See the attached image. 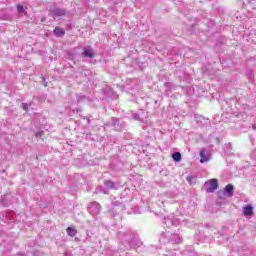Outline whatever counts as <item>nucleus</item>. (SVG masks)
Returning a JSON list of instances; mask_svg holds the SVG:
<instances>
[{"label":"nucleus","instance_id":"f257e3e1","mask_svg":"<svg viewBox=\"0 0 256 256\" xmlns=\"http://www.w3.org/2000/svg\"><path fill=\"white\" fill-rule=\"evenodd\" d=\"M88 211L91 215H99L101 213V205L97 202H91L88 205Z\"/></svg>","mask_w":256,"mask_h":256},{"label":"nucleus","instance_id":"f03ea898","mask_svg":"<svg viewBox=\"0 0 256 256\" xmlns=\"http://www.w3.org/2000/svg\"><path fill=\"white\" fill-rule=\"evenodd\" d=\"M207 185V193H213V191H216L218 184L216 179H211L208 182H206Z\"/></svg>","mask_w":256,"mask_h":256},{"label":"nucleus","instance_id":"7ed1b4c3","mask_svg":"<svg viewBox=\"0 0 256 256\" xmlns=\"http://www.w3.org/2000/svg\"><path fill=\"white\" fill-rule=\"evenodd\" d=\"M211 160V157H209V154H207V151L205 149H202L200 151V163H207Z\"/></svg>","mask_w":256,"mask_h":256},{"label":"nucleus","instance_id":"20e7f679","mask_svg":"<svg viewBox=\"0 0 256 256\" xmlns=\"http://www.w3.org/2000/svg\"><path fill=\"white\" fill-rule=\"evenodd\" d=\"M244 217H251L253 215V205L248 204L243 207Z\"/></svg>","mask_w":256,"mask_h":256},{"label":"nucleus","instance_id":"39448f33","mask_svg":"<svg viewBox=\"0 0 256 256\" xmlns=\"http://www.w3.org/2000/svg\"><path fill=\"white\" fill-rule=\"evenodd\" d=\"M84 55H85V57H88L89 59H93L95 52L90 47H87L84 49Z\"/></svg>","mask_w":256,"mask_h":256},{"label":"nucleus","instance_id":"423d86ee","mask_svg":"<svg viewBox=\"0 0 256 256\" xmlns=\"http://www.w3.org/2000/svg\"><path fill=\"white\" fill-rule=\"evenodd\" d=\"M225 191L228 194V197H232V195H233V185H231V184L226 185Z\"/></svg>","mask_w":256,"mask_h":256},{"label":"nucleus","instance_id":"0eeeda50","mask_svg":"<svg viewBox=\"0 0 256 256\" xmlns=\"http://www.w3.org/2000/svg\"><path fill=\"white\" fill-rule=\"evenodd\" d=\"M66 231L70 237H75L77 235V230H75L71 227H68Z\"/></svg>","mask_w":256,"mask_h":256},{"label":"nucleus","instance_id":"6e6552de","mask_svg":"<svg viewBox=\"0 0 256 256\" xmlns=\"http://www.w3.org/2000/svg\"><path fill=\"white\" fill-rule=\"evenodd\" d=\"M54 34L58 35V37H61V36L65 35V31H63V29H61V28H55Z\"/></svg>","mask_w":256,"mask_h":256},{"label":"nucleus","instance_id":"1a4fd4ad","mask_svg":"<svg viewBox=\"0 0 256 256\" xmlns=\"http://www.w3.org/2000/svg\"><path fill=\"white\" fill-rule=\"evenodd\" d=\"M172 158H173L177 163H179V161H181V153L175 152V153L172 155Z\"/></svg>","mask_w":256,"mask_h":256},{"label":"nucleus","instance_id":"9d476101","mask_svg":"<svg viewBox=\"0 0 256 256\" xmlns=\"http://www.w3.org/2000/svg\"><path fill=\"white\" fill-rule=\"evenodd\" d=\"M54 15H56V17H62V15H65V10L57 9L55 10Z\"/></svg>","mask_w":256,"mask_h":256},{"label":"nucleus","instance_id":"9b49d317","mask_svg":"<svg viewBox=\"0 0 256 256\" xmlns=\"http://www.w3.org/2000/svg\"><path fill=\"white\" fill-rule=\"evenodd\" d=\"M104 185H105V187H107V189H113V187H114V184L111 181H105Z\"/></svg>","mask_w":256,"mask_h":256},{"label":"nucleus","instance_id":"f8f14e48","mask_svg":"<svg viewBox=\"0 0 256 256\" xmlns=\"http://www.w3.org/2000/svg\"><path fill=\"white\" fill-rule=\"evenodd\" d=\"M186 180L190 183V185H193V181H195V176H188Z\"/></svg>","mask_w":256,"mask_h":256},{"label":"nucleus","instance_id":"ddd939ff","mask_svg":"<svg viewBox=\"0 0 256 256\" xmlns=\"http://www.w3.org/2000/svg\"><path fill=\"white\" fill-rule=\"evenodd\" d=\"M22 109H24V111H27V109H28V105H27V104H25V103H22Z\"/></svg>","mask_w":256,"mask_h":256},{"label":"nucleus","instance_id":"4468645a","mask_svg":"<svg viewBox=\"0 0 256 256\" xmlns=\"http://www.w3.org/2000/svg\"><path fill=\"white\" fill-rule=\"evenodd\" d=\"M18 12H19V13H23V6H22V5H19V6H18Z\"/></svg>","mask_w":256,"mask_h":256},{"label":"nucleus","instance_id":"2eb2a0df","mask_svg":"<svg viewBox=\"0 0 256 256\" xmlns=\"http://www.w3.org/2000/svg\"><path fill=\"white\" fill-rule=\"evenodd\" d=\"M134 119L139 120V116L135 115V116H134Z\"/></svg>","mask_w":256,"mask_h":256},{"label":"nucleus","instance_id":"dca6fc26","mask_svg":"<svg viewBox=\"0 0 256 256\" xmlns=\"http://www.w3.org/2000/svg\"><path fill=\"white\" fill-rule=\"evenodd\" d=\"M253 129H256V125L253 126Z\"/></svg>","mask_w":256,"mask_h":256},{"label":"nucleus","instance_id":"f3484780","mask_svg":"<svg viewBox=\"0 0 256 256\" xmlns=\"http://www.w3.org/2000/svg\"><path fill=\"white\" fill-rule=\"evenodd\" d=\"M177 243H181V240L177 241Z\"/></svg>","mask_w":256,"mask_h":256}]
</instances>
